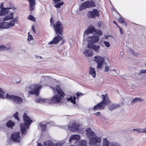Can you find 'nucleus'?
Listing matches in <instances>:
<instances>
[{
  "instance_id": "nucleus-1",
  "label": "nucleus",
  "mask_w": 146,
  "mask_h": 146,
  "mask_svg": "<svg viewBox=\"0 0 146 146\" xmlns=\"http://www.w3.org/2000/svg\"><path fill=\"white\" fill-rule=\"evenodd\" d=\"M86 134L88 137H91L89 141L90 146H100L101 139L100 138L96 136L95 133L90 128H88L86 130Z\"/></svg>"
},
{
  "instance_id": "nucleus-2",
  "label": "nucleus",
  "mask_w": 146,
  "mask_h": 146,
  "mask_svg": "<svg viewBox=\"0 0 146 146\" xmlns=\"http://www.w3.org/2000/svg\"><path fill=\"white\" fill-rule=\"evenodd\" d=\"M23 119L25 122L21 123L20 127L22 134L24 135L26 134L27 130L29 128V126L33 122V121L25 113L23 115Z\"/></svg>"
},
{
  "instance_id": "nucleus-3",
  "label": "nucleus",
  "mask_w": 146,
  "mask_h": 146,
  "mask_svg": "<svg viewBox=\"0 0 146 146\" xmlns=\"http://www.w3.org/2000/svg\"><path fill=\"white\" fill-rule=\"evenodd\" d=\"M101 96L103 97L102 101L95 106L94 107L93 110L95 111L98 110H103L104 109L106 105H108L111 103V101L109 99L107 94L105 95L102 94Z\"/></svg>"
},
{
  "instance_id": "nucleus-4",
  "label": "nucleus",
  "mask_w": 146,
  "mask_h": 146,
  "mask_svg": "<svg viewBox=\"0 0 146 146\" xmlns=\"http://www.w3.org/2000/svg\"><path fill=\"white\" fill-rule=\"evenodd\" d=\"M42 86L41 85L38 84H35L31 85L29 87L30 89H31L33 88H34V90L32 91H29L28 93L29 95H33L34 94H36V96H38L39 94V90L41 89Z\"/></svg>"
},
{
  "instance_id": "nucleus-5",
  "label": "nucleus",
  "mask_w": 146,
  "mask_h": 146,
  "mask_svg": "<svg viewBox=\"0 0 146 146\" xmlns=\"http://www.w3.org/2000/svg\"><path fill=\"white\" fill-rule=\"evenodd\" d=\"M53 27L56 34H60L61 36L63 35L64 27L61 22L57 21L54 25Z\"/></svg>"
},
{
  "instance_id": "nucleus-6",
  "label": "nucleus",
  "mask_w": 146,
  "mask_h": 146,
  "mask_svg": "<svg viewBox=\"0 0 146 146\" xmlns=\"http://www.w3.org/2000/svg\"><path fill=\"white\" fill-rule=\"evenodd\" d=\"M96 6V3L92 0L87 1L83 2L81 5L80 7V10H82L87 8L92 7Z\"/></svg>"
},
{
  "instance_id": "nucleus-7",
  "label": "nucleus",
  "mask_w": 146,
  "mask_h": 146,
  "mask_svg": "<svg viewBox=\"0 0 146 146\" xmlns=\"http://www.w3.org/2000/svg\"><path fill=\"white\" fill-rule=\"evenodd\" d=\"M105 58L99 56H96L94 58V61L97 64V68L98 69H101L105 61Z\"/></svg>"
},
{
  "instance_id": "nucleus-8",
  "label": "nucleus",
  "mask_w": 146,
  "mask_h": 146,
  "mask_svg": "<svg viewBox=\"0 0 146 146\" xmlns=\"http://www.w3.org/2000/svg\"><path fill=\"white\" fill-rule=\"evenodd\" d=\"M20 132L19 131L13 132L11 136V139L14 142L19 143L22 138L20 136Z\"/></svg>"
},
{
  "instance_id": "nucleus-9",
  "label": "nucleus",
  "mask_w": 146,
  "mask_h": 146,
  "mask_svg": "<svg viewBox=\"0 0 146 146\" xmlns=\"http://www.w3.org/2000/svg\"><path fill=\"white\" fill-rule=\"evenodd\" d=\"M6 98H9L10 99L12 100L14 103L16 104H20L23 101L21 98L13 95H9L8 94H7Z\"/></svg>"
},
{
  "instance_id": "nucleus-10",
  "label": "nucleus",
  "mask_w": 146,
  "mask_h": 146,
  "mask_svg": "<svg viewBox=\"0 0 146 146\" xmlns=\"http://www.w3.org/2000/svg\"><path fill=\"white\" fill-rule=\"evenodd\" d=\"M100 15L97 9H93L92 11H88L87 16L89 19L94 18Z\"/></svg>"
},
{
  "instance_id": "nucleus-11",
  "label": "nucleus",
  "mask_w": 146,
  "mask_h": 146,
  "mask_svg": "<svg viewBox=\"0 0 146 146\" xmlns=\"http://www.w3.org/2000/svg\"><path fill=\"white\" fill-rule=\"evenodd\" d=\"M81 125L76 122L73 123L72 125L68 126V128L69 130L72 132L77 131L80 129Z\"/></svg>"
},
{
  "instance_id": "nucleus-12",
  "label": "nucleus",
  "mask_w": 146,
  "mask_h": 146,
  "mask_svg": "<svg viewBox=\"0 0 146 146\" xmlns=\"http://www.w3.org/2000/svg\"><path fill=\"white\" fill-rule=\"evenodd\" d=\"M48 102L50 103L58 104L61 101L60 96L57 94L55 95L51 100L48 99Z\"/></svg>"
},
{
  "instance_id": "nucleus-13",
  "label": "nucleus",
  "mask_w": 146,
  "mask_h": 146,
  "mask_svg": "<svg viewBox=\"0 0 146 146\" xmlns=\"http://www.w3.org/2000/svg\"><path fill=\"white\" fill-rule=\"evenodd\" d=\"M57 35L53 39L52 41L49 42L50 44H55L58 43L63 38V37L61 36L60 34H57Z\"/></svg>"
},
{
  "instance_id": "nucleus-14",
  "label": "nucleus",
  "mask_w": 146,
  "mask_h": 146,
  "mask_svg": "<svg viewBox=\"0 0 146 146\" xmlns=\"http://www.w3.org/2000/svg\"><path fill=\"white\" fill-rule=\"evenodd\" d=\"M88 38V42L92 43H94L98 42L99 39V36L95 35H94L92 36H89Z\"/></svg>"
},
{
  "instance_id": "nucleus-15",
  "label": "nucleus",
  "mask_w": 146,
  "mask_h": 146,
  "mask_svg": "<svg viewBox=\"0 0 146 146\" xmlns=\"http://www.w3.org/2000/svg\"><path fill=\"white\" fill-rule=\"evenodd\" d=\"M123 103L122 102L120 104H113L109 107V108L110 110H114L118 107H120L122 106L123 105Z\"/></svg>"
},
{
  "instance_id": "nucleus-16",
  "label": "nucleus",
  "mask_w": 146,
  "mask_h": 146,
  "mask_svg": "<svg viewBox=\"0 0 146 146\" xmlns=\"http://www.w3.org/2000/svg\"><path fill=\"white\" fill-rule=\"evenodd\" d=\"M55 90L57 94L60 95V97H64L65 94L60 87L57 85L56 86Z\"/></svg>"
},
{
  "instance_id": "nucleus-17",
  "label": "nucleus",
  "mask_w": 146,
  "mask_h": 146,
  "mask_svg": "<svg viewBox=\"0 0 146 146\" xmlns=\"http://www.w3.org/2000/svg\"><path fill=\"white\" fill-rule=\"evenodd\" d=\"M96 32L97 30L94 27H89L88 29L86 30L84 33L88 35L91 33H96Z\"/></svg>"
},
{
  "instance_id": "nucleus-18",
  "label": "nucleus",
  "mask_w": 146,
  "mask_h": 146,
  "mask_svg": "<svg viewBox=\"0 0 146 146\" xmlns=\"http://www.w3.org/2000/svg\"><path fill=\"white\" fill-rule=\"evenodd\" d=\"M6 125L7 127L10 128L11 129H12L13 128V127L15 125V123L11 120H10L6 122Z\"/></svg>"
},
{
  "instance_id": "nucleus-19",
  "label": "nucleus",
  "mask_w": 146,
  "mask_h": 146,
  "mask_svg": "<svg viewBox=\"0 0 146 146\" xmlns=\"http://www.w3.org/2000/svg\"><path fill=\"white\" fill-rule=\"evenodd\" d=\"M76 146H87V141L84 140L78 141L76 142Z\"/></svg>"
},
{
  "instance_id": "nucleus-20",
  "label": "nucleus",
  "mask_w": 146,
  "mask_h": 146,
  "mask_svg": "<svg viewBox=\"0 0 146 146\" xmlns=\"http://www.w3.org/2000/svg\"><path fill=\"white\" fill-rule=\"evenodd\" d=\"M14 14V13H12L5 16L3 19V21H7L13 19Z\"/></svg>"
},
{
  "instance_id": "nucleus-21",
  "label": "nucleus",
  "mask_w": 146,
  "mask_h": 146,
  "mask_svg": "<svg viewBox=\"0 0 146 146\" xmlns=\"http://www.w3.org/2000/svg\"><path fill=\"white\" fill-rule=\"evenodd\" d=\"M11 8H1L0 11V16L5 15L8 13V11H6V10L11 9Z\"/></svg>"
},
{
  "instance_id": "nucleus-22",
  "label": "nucleus",
  "mask_w": 146,
  "mask_h": 146,
  "mask_svg": "<svg viewBox=\"0 0 146 146\" xmlns=\"http://www.w3.org/2000/svg\"><path fill=\"white\" fill-rule=\"evenodd\" d=\"M80 138V136L78 135H71L70 138L69 139V141L70 142L72 140H78Z\"/></svg>"
},
{
  "instance_id": "nucleus-23",
  "label": "nucleus",
  "mask_w": 146,
  "mask_h": 146,
  "mask_svg": "<svg viewBox=\"0 0 146 146\" xmlns=\"http://www.w3.org/2000/svg\"><path fill=\"white\" fill-rule=\"evenodd\" d=\"M84 54L87 57H91L92 56V52L91 49H88L85 50Z\"/></svg>"
},
{
  "instance_id": "nucleus-24",
  "label": "nucleus",
  "mask_w": 146,
  "mask_h": 146,
  "mask_svg": "<svg viewBox=\"0 0 146 146\" xmlns=\"http://www.w3.org/2000/svg\"><path fill=\"white\" fill-rule=\"evenodd\" d=\"M43 145L44 146H54V143L50 140L44 141Z\"/></svg>"
},
{
  "instance_id": "nucleus-25",
  "label": "nucleus",
  "mask_w": 146,
  "mask_h": 146,
  "mask_svg": "<svg viewBox=\"0 0 146 146\" xmlns=\"http://www.w3.org/2000/svg\"><path fill=\"white\" fill-rule=\"evenodd\" d=\"M89 73L94 78H95L96 76V72L94 68L91 66L90 67Z\"/></svg>"
},
{
  "instance_id": "nucleus-26",
  "label": "nucleus",
  "mask_w": 146,
  "mask_h": 146,
  "mask_svg": "<svg viewBox=\"0 0 146 146\" xmlns=\"http://www.w3.org/2000/svg\"><path fill=\"white\" fill-rule=\"evenodd\" d=\"M39 125L42 131L44 132L46 131L47 127L46 124H43L42 123L40 122L39 123Z\"/></svg>"
},
{
  "instance_id": "nucleus-27",
  "label": "nucleus",
  "mask_w": 146,
  "mask_h": 146,
  "mask_svg": "<svg viewBox=\"0 0 146 146\" xmlns=\"http://www.w3.org/2000/svg\"><path fill=\"white\" fill-rule=\"evenodd\" d=\"M76 97L74 96H71L70 98H68L67 99V101H70L72 103L74 104H76Z\"/></svg>"
},
{
  "instance_id": "nucleus-28",
  "label": "nucleus",
  "mask_w": 146,
  "mask_h": 146,
  "mask_svg": "<svg viewBox=\"0 0 146 146\" xmlns=\"http://www.w3.org/2000/svg\"><path fill=\"white\" fill-rule=\"evenodd\" d=\"M7 22H3L0 23V29H8V27H7Z\"/></svg>"
},
{
  "instance_id": "nucleus-29",
  "label": "nucleus",
  "mask_w": 146,
  "mask_h": 146,
  "mask_svg": "<svg viewBox=\"0 0 146 146\" xmlns=\"http://www.w3.org/2000/svg\"><path fill=\"white\" fill-rule=\"evenodd\" d=\"M48 100L46 99H42L41 98H36L35 100V101L36 103H39L40 102H48Z\"/></svg>"
},
{
  "instance_id": "nucleus-30",
  "label": "nucleus",
  "mask_w": 146,
  "mask_h": 146,
  "mask_svg": "<svg viewBox=\"0 0 146 146\" xmlns=\"http://www.w3.org/2000/svg\"><path fill=\"white\" fill-rule=\"evenodd\" d=\"M10 49V47H7L5 45L2 44L0 45V50L5 51L9 50Z\"/></svg>"
},
{
  "instance_id": "nucleus-31",
  "label": "nucleus",
  "mask_w": 146,
  "mask_h": 146,
  "mask_svg": "<svg viewBox=\"0 0 146 146\" xmlns=\"http://www.w3.org/2000/svg\"><path fill=\"white\" fill-rule=\"evenodd\" d=\"M110 142L108 141L106 138L103 139V142L102 144V146H109V145Z\"/></svg>"
},
{
  "instance_id": "nucleus-32",
  "label": "nucleus",
  "mask_w": 146,
  "mask_h": 146,
  "mask_svg": "<svg viewBox=\"0 0 146 146\" xmlns=\"http://www.w3.org/2000/svg\"><path fill=\"white\" fill-rule=\"evenodd\" d=\"M133 131H136L139 133H145V129L138 128L137 129H133Z\"/></svg>"
},
{
  "instance_id": "nucleus-33",
  "label": "nucleus",
  "mask_w": 146,
  "mask_h": 146,
  "mask_svg": "<svg viewBox=\"0 0 146 146\" xmlns=\"http://www.w3.org/2000/svg\"><path fill=\"white\" fill-rule=\"evenodd\" d=\"M100 46L99 45H96L95 44H94L92 49L94 50L95 51L97 52H99Z\"/></svg>"
},
{
  "instance_id": "nucleus-34",
  "label": "nucleus",
  "mask_w": 146,
  "mask_h": 146,
  "mask_svg": "<svg viewBox=\"0 0 146 146\" xmlns=\"http://www.w3.org/2000/svg\"><path fill=\"white\" fill-rule=\"evenodd\" d=\"M143 100L141 99L140 98H136L133 99L131 103V104H133L134 103L136 102H140L141 100Z\"/></svg>"
},
{
  "instance_id": "nucleus-35",
  "label": "nucleus",
  "mask_w": 146,
  "mask_h": 146,
  "mask_svg": "<svg viewBox=\"0 0 146 146\" xmlns=\"http://www.w3.org/2000/svg\"><path fill=\"white\" fill-rule=\"evenodd\" d=\"M7 24L8 26L7 27H8V28H9L14 26L15 24V23H14V22L12 21H11L9 23L7 22Z\"/></svg>"
},
{
  "instance_id": "nucleus-36",
  "label": "nucleus",
  "mask_w": 146,
  "mask_h": 146,
  "mask_svg": "<svg viewBox=\"0 0 146 146\" xmlns=\"http://www.w3.org/2000/svg\"><path fill=\"white\" fill-rule=\"evenodd\" d=\"M28 19L29 20L34 22L36 21L35 17L31 15H29L28 17Z\"/></svg>"
},
{
  "instance_id": "nucleus-37",
  "label": "nucleus",
  "mask_w": 146,
  "mask_h": 146,
  "mask_svg": "<svg viewBox=\"0 0 146 146\" xmlns=\"http://www.w3.org/2000/svg\"><path fill=\"white\" fill-rule=\"evenodd\" d=\"M13 116L18 121H20V119L18 115V112H16L13 115Z\"/></svg>"
},
{
  "instance_id": "nucleus-38",
  "label": "nucleus",
  "mask_w": 146,
  "mask_h": 146,
  "mask_svg": "<svg viewBox=\"0 0 146 146\" xmlns=\"http://www.w3.org/2000/svg\"><path fill=\"white\" fill-rule=\"evenodd\" d=\"M64 4V2L62 1L60 3L56 4L55 5V7L56 8H59L62 5Z\"/></svg>"
},
{
  "instance_id": "nucleus-39",
  "label": "nucleus",
  "mask_w": 146,
  "mask_h": 146,
  "mask_svg": "<svg viewBox=\"0 0 146 146\" xmlns=\"http://www.w3.org/2000/svg\"><path fill=\"white\" fill-rule=\"evenodd\" d=\"M111 146H121L119 143L116 142H113L111 143Z\"/></svg>"
},
{
  "instance_id": "nucleus-40",
  "label": "nucleus",
  "mask_w": 146,
  "mask_h": 146,
  "mask_svg": "<svg viewBox=\"0 0 146 146\" xmlns=\"http://www.w3.org/2000/svg\"><path fill=\"white\" fill-rule=\"evenodd\" d=\"M29 2V5H35L36 4L35 0H28Z\"/></svg>"
},
{
  "instance_id": "nucleus-41",
  "label": "nucleus",
  "mask_w": 146,
  "mask_h": 146,
  "mask_svg": "<svg viewBox=\"0 0 146 146\" xmlns=\"http://www.w3.org/2000/svg\"><path fill=\"white\" fill-rule=\"evenodd\" d=\"M93 43H91L90 42H88V43L87 45V47L88 48H92V47H93Z\"/></svg>"
},
{
  "instance_id": "nucleus-42",
  "label": "nucleus",
  "mask_w": 146,
  "mask_h": 146,
  "mask_svg": "<svg viewBox=\"0 0 146 146\" xmlns=\"http://www.w3.org/2000/svg\"><path fill=\"white\" fill-rule=\"evenodd\" d=\"M28 34L29 35L28 38V40L31 41L33 39V36L31 35H29V32L28 33Z\"/></svg>"
},
{
  "instance_id": "nucleus-43",
  "label": "nucleus",
  "mask_w": 146,
  "mask_h": 146,
  "mask_svg": "<svg viewBox=\"0 0 146 146\" xmlns=\"http://www.w3.org/2000/svg\"><path fill=\"white\" fill-rule=\"evenodd\" d=\"M118 21L119 22L121 23H123L125 22L123 19L121 17H120L118 19Z\"/></svg>"
},
{
  "instance_id": "nucleus-44",
  "label": "nucleus",
  "mask_w": 146,
  "mask_h": 146,
  "mask_svg": "<svg viewBox=\"0 0 146 146\" xmlns=\"http://www.w3.org/2000/svg\"><path fill=\"white\" fill-rule=\"evenodd\" d=\"M29 10L30 11H33L34 9L35 5H29Z\"/></svg>"
},
{
  "instance_id": "nucleus-45",
  "label": "nucleus",
  "mask_w": 146,
  "mask_h": 146,
  "mask_svg": "<svg viewBox=\"0 0 146 146\" xmlns=\"http://www.w3.org/2000/svg\"><path fill=\"white\" fill-rule=\"evenodd\" d=\"M104 43L106 46L107 47H109L110 46V44L108 42L105 41L104 42Z\"/></svg>"
},
{
  "instance_id": "nucleus-46",
  "label": "nucleus",
  "mask_w": 146,
  "mask_h": 146,
  "mask_svg": "<svg viewBox=\"0 0 146 146\" xmlns=\"http://www.w3.org/2000/svg\"><path fill=\"white\" fill-rule=\"evenodd\" d=\"M76 94V96L77 98V99L78 98V97L80 96H82L83 95L82 94V93H81L79 92H78Z\"/></svg>"
},
{
  "instance_id": "nucleus-47",
  "label": "nucleus",
  "mask_w": 146,
  "mask_h": 146,
  "mask_svg": "<svg viewBox=\"0 0 146 146\" xmlns=\"http://www.w3.org/2000/svg\"><path fill=\"white\" fill-rule=\"evenodd\" d=\"M131 53L133 55H134L135 56H138V54L137 53H135V52L133 50H131Z\"/></svg>"
},
{
  "instance_id": "nucleus-48",
  "label": "nucleus",
  "mask_w": 146,
  "mask_h": 146,
  "mask_svg": "<svg viewBox=\"0 0 146 146\" xmlns=\"http://www.w3.org/2000/svg\"><path fill=\"white\" fill-rule=\"evenodd\" d=\"M50 23L51 25H54V20L52 19V17L50 19Z\"/></svg>"
},
{
  "instance_id": "nucleus-49",
  "label": "nucleus",
  "mask_w": 146,
  "mask_h": 146,
  "mask_svg": "<svg viewBox=\"0 0 146 146\" xmlns=\"http://www.w3.org/2000/svg\"><path fill=\"white\" fill-rule=\"evenodd\" d=\"M96 33L98 34L99 35H103V34L101 31L98 30V31L97 30V32Z\"/></svg>"
},
{
  "instance_id": "nucleus-50",
  "label": "nucleus",
  "mask_w": 146,
  "mask_h": 146,
  "mask_svg": "<svg viewBox=\"0 0 146 146\" xmlns=\"http://www.w3.org/2000/svg\"><path fill=\"white\" fill-rule=\"evenodd\" d=\"M117 27L119 29V31L121 34H123V31L122 29L119 26H117Z\"/></svg>"
},
{
  "instance_id": "nucleus-51",
  "label": "nucleus",
  "mask_w": 146,
  "mask_h": 146,
  "mask_svg": "<svg viewBox=\"0 0 146 146\" xmlns=\"http://www.w3.org/2000/svg\"><path fill=\"white\" fill-rule=\"evenodd\" d=\"M62 144L60 142H57L55 144V146H62Z\"/></svg>"
},
{
  "instance_id": "nucleus-52",
  "label": "nucleus",
  "mask_w": 146,
  "mask_h": 146,
  "mask_svg": "<svg viewBox=\"0 0 146 146\" xmlns=\"http://www.w3.org/2000/svg\"><path fill=\"white\" fill-rule=\"evenodd\" d=\"M12 21L14 22V23H15V22H18V19L17 17H16Z\"/></svg>"
},
{
  "instance_id": "nucleus-53",
  "label": "nucleus",
  "mask_w": 146,
  "mask_h": 146,
  "mask_svg": "<svg viewBox=\"0 0 146 146\" xmlns=\"http://www.w3.org/2000/svg\"><path fill=\"white\" fill-rule=\"evenodd\" d=\"M105 72H108L109 70V67L108 66H106L105 68Z\"/></svg>"
},
{
  "instance_id": "nucleus-54",
  "label": "nucleus",
  "mask_w": 146,
  "mask_h": 146,
  "mask_svg": "<svg viewBox=\"0 0 146 146\" xmlns=\"http://www.w3.org/2000/svg\"><path fill=\"white\" fill-rule=\"evenodd\" d=\"M32 29L34 33H36L35 27L33 25H32Z\"/></svg>"
},
{
  "instance_id": "nucleus-55",
  "label": "nucleus",
  "mask_w": 146,
  "mask_h": 146,
  "mask_svg": "<svg viewBox=\"0 0 146 146\" xmlns=\"http://www.w3.org/2000/svg\"><path fill=\"white\" fill-rule=\"evenodd\" d=\"M0 92L2 94H4L5 93V91L3 90L2 89L0 88Z\"/></svg>"
},
{
  "instance_id": "nucleus-56",
  "label": "nucleus",
  "mask_w": 146,
  "mask_h": 146,
  "mask_svg": "<svg viewBox=\"0 0 146 146\" xmlns=\"http://www.w3.org/2000/svg\"><path fill=\"white\" fill-rule=\"evenodd\" d=\"M0 98H2L3 99L5 98V96L1 93H0Z\"/></svg>"
},
{
  "instance_id": "nucleus-57",
  "label": "nucleus",
  "mask_w": 146,
  "mask_h": 146,
  "mask_svg": "<svg viewBox=\"0 0 146 146\" xmlns=\"http://www.w3.org/2000/svg\"><path fill=\"white\" fill-rule=\"evenodd\" d=\"M141 73L142 74L146 73V69L141 70Z\"/></svg>"
},
{
  "instance_id": "nucleus-58",
  "label": "nucleus",
  "mask_w": 146,
  "mask_h": 146,
  "mask_svg": "<svg viewBox=\"0 0 146 146\" xmlns=\"http://www.w3.org/2000/svg\"><path fill=\"white\" fill-rule=\"evenodd\" d=\"M100 112H98L94 113V114L97 116H99L100 115Z\"/></svg>"
},
{
  "instance_id": "nucleus-59",
  "label": "nucleus",
  "mask_w": 146,
  "mask_h": 146,
  "mask_svg": "<svg viewBox=\"0 0 146 146\" xmlns=\"http://www.w3.org/2000/svg\"><path fill=\"white\" fill-rule=\"evenodd\" d=\"M54 3H56L57 2H60L61 0H53Z\"/></svg>"
},
{
  "instance_id": "nucleus-60",
  "label": "nucleus",
  "mask_w": 146,
  "mask_h": 146,
  "mask_svg": "<svg viewBox=\"0 0 146 146\" xmlns=\"http://www.w3.org/2000/svg\"><path fill=\"white\" fill-rule=\"evenodd\" d=\"M3 3H2L0 5V8H1H1H3V7H3Z\"/></svg>"
},
{
  "instance_id": "nucleus-61",
  "label": "nucleus",
  "mask_w": 146,
  "mask_h": 146,
  "mask_svg": "<svg viewBox=\"0 0 146 146\" xmlns=\"http://www.w3.org/2000/svg\"><path fill=\"white\" fill-rule=\"evenodd\" d=\"M113 23L114 24H115L117 26H117H119L117 24V23H116V22L115 21H113Z\"/></svg>"
},
{
  "instance_id": "nucleus-62",
  "label": "nucleus",
  "mask_w": 146,
  "mask_h": 146,
  "mask_svg": "<svg viewBox=\"0 0 146 146\" xmlns=\"http://www.w3.org/2000/svg\"><path fill=\"white\" fill-rule=\"evenodd\" d=\"M37 146H43L40 143H38V144Z\"/></svg>"
},
{
  "instance_id": "nucleus-63",
  "label": "nucleus",
  "mask_w": 146,
  "mask_h": 146,
  "mask_svg": "<svg viewBox=\"0 0 146 146\" xmlns=\"http://www.w3.org/2000/svg\"><path fill=\"white\" fill-rule=\"evenodd\" d=\"M145 134H146V127L145 128Z\"/></svg>"
},
{
  "instance_id": "nucleus-64",
  "label": "nucleus",
  "mask_w": 146,
  "mask_h": 146,
  "mask_svg": "<svg viewBox=\"0 0 146 146\" xmlns=\"http://www.w3.org/2000/svg\"><path fill=\"white\" fill-rule=\"evenodd\" d=\"M52 89L54 90V91H55V90L54 89V88H52Z\"/></svg>"
}]
</instances>
